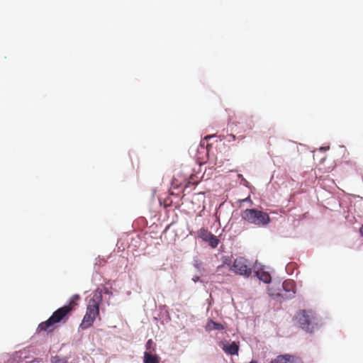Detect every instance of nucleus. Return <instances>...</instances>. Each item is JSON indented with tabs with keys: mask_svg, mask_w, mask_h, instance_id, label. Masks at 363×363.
<instances>
[{
	"mask_svg": "<svg viewBox=\"0 0 363 363\" xmlns=\"http://www.w3.org/2000/svg\"><path fill=\"white\" fill-rule=\"evenodd\" d=\"M359 231H360L361 235L363 236V225L360 228Z\"/></svg>",
	"mask_w": 363,
	"mask_h": 363,
	"instance_id": "obj_19",
	"label": "nucleus"
},
{
	"mask_svg": "<svg viewBox=\"0 0 363 363\" xmlns=\"http://www.w3.org/2000/svg\"><path fill=\"white\" fill-rule=\"evenodd\" d=\"M197 235L199 238L202 239L203 241L208 242L209 245L212 248L217 247V246L219 243V240L216 238V236L213 235L211 232H209L206 228H202L199 230H198Z\"/></svg>",
	"mask_w": 363,
	"mask_h": 363,
	"instance_id": "obj_7",
	"label": "nucleus"
},
{
	"mask_svg": "<svg viewBox=\"0 0 363 363\" xmlns=\"http://www.w3.org/2000/svg\"><path fill=\"white\" fill-rule=\"evenodd\" d=\"M286 363H303L302 359L296 356L286 354Z\"/></svg>",
	"mask_w": 363,
	"mask_h": 363,
	"instance_id": "obj_14",
	"label": "nucleus"
},
{
	"mask_svg": "<svg viewBox=\"0 0 363 363\" xmlns=\"http://www.w3.org/2000/svg\"><path fill=\"white\" fill-rule=\"evenodd\" d=\"M256 275L259 279L262 280L264 283H269L271 281V276L269 273L264 271L256 272Z\"/></svg>",
	"mask_w": 363,
	"mask_h": 363,
	"instance_id": "obj_13",
	"label": "nucleus"
},
{
	"mask_svg": "<svg viewBox=\"0 0 363 363\" xmlns=\"http://www.w3.org/2000/svg\"><path fill=\"white\" fill-rule=\"evenodd\" d=\"M295 319L301 329L307 333H313L318 328V318L312 310H301L297 312Z\"/></svg>",
	"mask_w": 363,
	"mask_h": 363,
	"instance_id": "obj_2",
	"label": "nucleus"
},
{
	"mask_svg": "<svg viewBox=\"0 0 363 363\" xmlns=\"http://www.w3.org/2000/svg\"><path fill=\"white\" fill-rule=\"evenodd\" d=\"M286 354L278 355L271 361V363H286Z\"/></svg>",
	"mask_w": 363,
	"mask_h": 363,
	"instance_id": "obj_15",
	"label": "nucleus"
},
{
	"mask_svg": "<svg viewBox=\"0 0 363 363\" xmlns=\"http://www.w3.org/2000/svg\"><path fill=\"white\" fill-rule=\"evenodd\" d=\"M104 293H106V294H108V293H109V292H108V289H106V288H105V289H104Z\"/></svg>",
	"mask_w": 363,
	"mask_h": 363,
	"instance_id": "obj_20",
	"label": "nucleus"
},
{
	"mask_svg": "<svg viewBox=\"0 0 363 363\" xmlns=\"http://www.w3.org/2000/svg\"><path fill=\"white\" fill-rule=\"evenodd\" d=\"M250 363H257V362H256V361H252V362H250Z\"/></svg>",
	"mask_w": 363,
	"mask_h": 363,
	"instance_id": "obj_21",
	"label": "nucleus"
},
{
	"mask_svg": "<svg viewBox=\"0 0 363 363\" xmlns=\"http://www.w3.org/2000/svg\"><path fill=\"white\" fill-rule=\"evenodd\" d=\"M199 182V178L198 176L195 174H191L189 179H188V184L195 185L197 184Z\"/></svg>",
	"mask_w": 363,
	"mask_h": 363,
	"instance_id": "obj_17",
	"label": "nucleus"
},
{
	"mask_svg": "<svg viewBox=\"0 0 363 363\" xmlns=\"http://www.w3.org/2000/svg\"><path fill=\"white\" fill-rule=\"evenodd\" d=\"M51 362L52 363H68L66 358L61 357L58 355L52 357Z\"/></svg>",
	"mask_w": 363,
	"mask_h": 363,
	"instance_id": "obj_16",
	"label": "nucleus"
},
{
	"mask_svg": "<svg viewBox=\"0 0 363 363\" xmlns=\"http://www.w3.org/2000/svg\"><path fill=\"white\" fill-rule=\"evenodd\" d=\"M231 270L230 264H222L217 267L215 273L213 274L216 278L220 276L228 275V272Z\"/></svg>",
	"mask_w": 363,
	"mask_h": 363,
	"instance_id": "obj_8",
	"label": "nucleus"
},
{
	"mask_svg": "<svg viewBox=\"0 0 363 363\" xmlns=\"http://www.w3.org/2000/svg\"><path fill=\"white\" fill-rule=\"evenodd\" d=\"M206 328L209 330H222L224 329V326L220 323L209 320L207 323Z\"/></svg>",
	"mask_w": 363,
	"mask_h": 363,
	"instance_id": "obj_12",
	"label": "nucleus"
},
{
	"mask_svg": "<svg viewBox=\"0 0 363 363\" xmlns=\"http://www.w3.org/2000/svg\"><path fill=\"white\" fill-rule=\"evenodd\" d=\"M223 350L227 354L230 355L238 354L239 346L235 342H233L228 345H224Z\"/></svg>",
	"mask_w": 363,
	"mask_h": 363,
	"instance_id": "obj_9",
	"label": "nucleus"
},
{
	"mask_svg": "<svg viewBox=\"0 0 363 363\" xmlns=\"http://www.w3.org/2000/svg\"><path fill=\"white\" fill-rule=\"evenodd\" d=\"M241 217L247 223L257 226H264L270 222L268 213L257 208L245 209Z\"/></svg>",
	"mask_w": 363,
	"mask_h": 363,
	"instance_id": "obj_3",
	"label": "nucleus"
},
{
	"mask_svg": "<svg viewBox=\"0 0 363 363\" xmlns=\"http://www.w3.org/2000/svg\"><path fill=\"white\" fill-rule=\"evenodd\" d=\"M295 294V283L294 281L289 279L283 282L279 292L277 294L271 293L270 295L281 297L283 300H287L294 298Z\"/></svg>",
	"mask_w": 363,
	"mask_h": 363,
	"instance_id": "obj_6",
	"label": "nucleus"
},
{
	"mask_svg": "<svg viewBox=\"0 0 363 363\" xmlns=\"http://www.w3.org/2000/svg\"><path fill=\"white\" fill-rule=\"evenodd\" d=\"M230 269L235 274L245 277H249L252 274L251 264H249L247 259L242 257L234 260Z\"/></svg>",
	"mask_w": 363,
	"mask_h": 363,
	"instance_id": "obj_4",
	"label": "nucleus"
},
{
	"mask_svg": "<svg viewBox=\"0 0 363 363\" xmlns=\"http://www.w3.org/2000/svg\"><path fill=\"white\" fill-rule=\"evenodd\" d=\"M144 363H160V358L157 355L145 352L144 353Z\"/></svg>",
	"mask_w": 363,
	"mask_h": 363,
	"instance_id": "obj_11",
	"label": "nucleus"
},
{
	"mask_svg": "<svg viewBox=\"0 0 363 363\" xmlns=\"http://www.w3.org/2000/svg\"><path fill=\"white\" fill-rule=\"evenodd\" d=\"M102 301V291H95L93 297L89 301L86 313L89 316L96 319L99 315V306Z\"/></svg>",
	"mask_w": 363,
	"mask_h": 363,
	"instance_id": "obj_5",
	"label": "nucleus"
},
{
	"mask_svg": "<svg viewBox=\"0 0 363 363\" xmlns=\"http://www.w3.org/2000/svg\"><path fill=\"white\" fill-rule=\"evenodd\" d=\"M146 349L150 352L155 350V348L153 347V341L151 339L147 340L146 343Z\"/></svg>",
	"mask_w": 363,
	"mask_h": 363,
	"instance_id": "obj_18",
	"label": "nucleus"
},
{
	"mask_svg": "<svg viewBox=\"0 0 363 363\" xmlns=\"http://www.w3.org/2000/svg\"><path fill=\"white\" fill-rule=\"evenodd\" d=\"M75 303L74 300L71 301L68 305H65L53 312L52 315L45 321L40 323L38 328V333L52 332L55 329V325L57 323H65L74 309Z\"/></svg>",
	"mask_w": 363,
	"mask_h": 363,
	"instance_id": "obj_1",
	"label": "nucleus"
},
{
	"mask_svg": "<svg viewBox=\"0 0 363 363\" xmlns=\"http://www.w3.org/2000/svg\"><path fill=\"white\" fill-rule=\"evenodd\" d=\"M94 320L95 319L85 314L79 327L82 330H86L93 325Z\"/></svg>",
	"mask_w": 363,
	"mask_h": 363,
	"instance_id": "obj_10",
	"label": "nucleus"
}]
</instances>
